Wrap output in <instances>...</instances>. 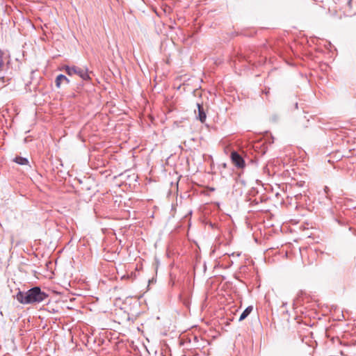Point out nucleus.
<instances>
[{
  "label": "nucleus",
  "mask_w": 356,
  "mask_h": 356,
  "mask_svg": "<svg viewBox=\"0 0 356 356\" xmlns=\"http://www.w3.org/2000/svg\"><path fill=\"white\" fill-rule=\"evenodd\" d=\"M48 297V294L42 291L39 286H34L26 291H19L15 296L16 300L23 305L39 304Z\"/></svg>",
  "instance_id": "nucleus-1"
},
{
  "label": "nucleus",
  "mask_w": 356,
  "mask_h": 356,
  "mask_svg": "<svg viewBox=\"0 0 356 356\" xmlns=\"http://www.w3.org/2000/svg\"><path fill=\"white\" fill-rule=\"evenodd\" d=\"M307 264H312V261H309Z\"/></svg>",
  "instance_id": "nucleus-11"
},
{
  "label": "nucleus",
  "mask_w": 356,
  "mask_h": 356,
  "mask_svg": "<svg viewBox=\"0 0 356 356\" xmlns=\"http://www.w3.org/2000/svg\"><path fill=\"white\" fill-rule=\"evenodd\" d=\"M14 161L19 165H27L29 163V161L27 159L21 157V156H17L15 158Z\"/></svg>",
  "instance_id": "nucleus-8"
},
{
  "label": "nucleus",
  "mask_w": 356,
  "mask_h": 356,
  "mask_svg": "<svg viewBox=\"0 0 356 356\" xmlns=\"http://www.w3.org/2000/svg\"><path fill=\"white\" fill-rule=\"evenodd\" d=\"M231 159L234 165L238 168H243L245 167V161L238 152H232L231 154Z\"/></svg>",
  "instance_id": "nucleus-4"
},
{
  "label": "nucleus",
  "mask_w": 356,
  "mask_h": 356,
  "mask_svg": "<svg viewBox=\"0 0 356 356\" xmlns=\"http://www.w3.org/2000/svg\"><path fill=\"white\" fill-rule=\"evenodd\" d=\"M197 108H198V118L202 122H204L206 120L207 115L204 111L203 106L200 104H197Z\"/></svg>",
  "instance_id": "nucleus-5"
},
{
  "label": "nucleus",
  "mask_w": 356,
  "mask_h": 356,
  "mask_svg": "<svg viewBox=\"0 0 356 356\" xmlns=\"http://www.w3.org/2000/svg\"><path fill=\"white\" fill-rule=\"evenodd\" d=\"M253 307L252 306H248L241 314L239 318V321H241L244 320L245 318L248 317V316L252 312Z\"/></svg>",
  "instance_id": "nucleus-7"
},
{
  "label": "nucleus",
  "mask_w": 356,
  "mask_h": 356,
  "mask_svg": "<svg viewBox=\"0 0 356 356\" xmlns=\"http://www.w3.org/2000/svg\"><path fill=\"white\" fill-rule=\"evenodd\" d=\"M65 81L67 83L70 82V80L63 74H59L56 79V86L57 88H60L61 83Z\"/></svg>",
  "instance_id": "nucleus-6"
},
{
  "label": "nucleus",
  "mask_w": 356,
  "mask_h": 356,
  "mask_svg": "<svg viewBox=\"0 0 356 356\" xmlns=\"http://www.w3.org/2000/svg\"><path fill=\"white\" fill-rule=\"evenodd\" d=\"M136 276L137 275H136V273L131 272L129 274H127V275L122 276L121 280L130 279L131 280H134L136 278Z\"/></svg>",
  "instance_id": "nucleus-9"
},
{
  "label": "nucleus",
  "mask_w": 356,
  "mask_h": 356,
  "mask_svg": "<svg viewBox=\"0 0 356 356\" xmlns=\"http://www.w3.org/2000/svg\"><path fill=\"white\" fill-rule=\"evenodd\" d=\"M3 53L0 49V71L2 70V67H3Z\"/></svg>",
  "instance_id": "nucleus-10"
},
{
  "label": "nucleus",
  "mask_w": 356,
  "mask_h": 356,
  "mask_svg": "<svg viewBox=\"0 0 356 356\" xmlns=\"http://www.w3.org/2000/svg\"><path fill=\"white\" fill-rule=\"evenodd\" d=\"M311 253L314 255L315 254V253L313 251H311Z\"/></svg>",
  "instance_id": "nucleus-12"
},
{
  "label": "nucleus",
  "mask_w": 356,
  "mask_h": 356,
  "mask_svg": "<svg viewBox=\"0 0 356 356\" xmlns=\"http://www.w3.org/2000/svg\"><path fill=\"white\" fill-rule=\"evenodd\" d=\"M63 69L69 76L77 75L84 81L90 79L87 69L80 68L76 66L70 67L68 65H65Z\"/></svg>",
  "instance_id": "nucleus-3"
},
{
  "label": "nucleus",
  "mask_w": 356,
  "mask_h": 356,
  "mask_svg": "<svg viewBox=\"0 0 356 356\" xmlns=\"http://www.w3.org/2000/svg\"><path fill=\"white\" fill-rule=\"evenodd\" d=\"M353 0H335L339 4V10L345 17H351L356 14V6H353Z\"/></svg>",
  "instance_id": "nucleus-2"
}]
</instances>
